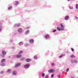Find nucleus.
<instances>
[{"label":"nucleus","mask_w":78,"mask_h":78,"mask_svg":"<svg viewBox=\"0 0 78 78\" xmlns=\"http://www.w3.org/2000/svg\"><path fill=\"white\" fill-rule=\"evenodd\" d=\"M44 38L46 40L50 39V36L49 34H45L44 36Z\"/></svg>","instance_id":"nucleus-1"},{"label":"nucleus","mask_w":78,"mask_h":78,"mask_svg":"<svg viewBox=\"0 0 78 78\" xmlns=\"http://www.w3.org/2000/svg\"><path fill=\"white\" fill-rule=\"evenodd\" d=\"M2 56L3 58V57H4V56H5V55H6L7 54V52L5 50H2Z\"/></svg>","instance_id":"nucleus-2"},{"label":"nucleus","mask_w":78,"mask_h":78,"mask_svg":"<svg viewBox=\"0 0 78 78\" xmlns=\"http://www.w3.org/2000/svg\"><path fill=\"white\" fill-rule=\"evenodd\" d=\"M30 65L29 64H26L24 65V67L25 69H28L30 67Z\"/></svg>","instance_id":"nucleus-3"},{"label":"nucleus","mask_w":78,"mask_h":78,"mask_svg":"<svg viewBox=\"0 0 78 78\" xmlns=\"http://www.w3.org/2000/svg\"><path fill=\"white\" fill-rule=\"evenodd\" d=\"M60 25L61 26V30L64 31V26L62 24H60Z\"/></svg>","instance_id":"nucleus-4"},{"label":"nucleus","mask_w":78,"mask_h":78,"mask_svg":"<svg viewBox=\"0 0 78 78\" xmlns=\"http://www.w3.org/2000/svg\"><path fill=\"white\" fill-rule=\"evenodd\" d=\"M29 42L30 44H34V40L33 39H30L29 41Z\"/></svg>","instance_id":"nucleus-5"},{"label":"nucleus","mask_w":78,"mask_h":78,"mask_svg":"<svg viewBox=\"0 0 78 78\" xmlns=\"http://www.w3.org/2000/svg\"><path fill=\"white\" fill-rule=\"evenodd\" d=\"M18 31L19 33H22V28H20L18 29Z\"/></svg>","instance_id":"nucleus-6"},{"label":"nucleus","mask_w":78,"mask_h":78,"mask_svg":"<svg viewBox=\"0 0 78 78\" xmlns=\"http://www.w3.org/2000/svg\"><path fill=\"white\" fill-rule=\"evenodd\" d=\"M64 19H65V20H69V16H68V15H67L66 16Z\"/></svg>","instance_id":"nucleus-7"},{"label":"nucleus","mask_w":78,"mask_h":78,"mask_svg":"<svg viewBox=\"0 0 78 78\" xmlns=\"http://www.w3.org/2000/svg\"><path fill=\"white\" fill-rule=\"evenodd\" d=\"M22 55H20V54H19L18 55H16V58H20L21 57H22Z\"/></svg>","instance_id":"nucleus-8"},{"label":"nucleus","mask_w":78,"mask_h":78,"mask_svg":"<svg viewBox=\"0 0 78 78\" xmlns=\"http://www.w3.org/2000/svg\"><path fill=\"white\" fill-rule=\"evenodd\" d=\"M30 33V30H26V31L25 32V34L26 35H27L29 34Z\"/></svg>","instance_id":"nucleus-9"},{"label":"nucleus","mask_w":78,"mask_h":78,"mask_svg":"<svg viewBox=\"0 0 78 78\" xmlns=\"http://www.w3.org/2000/svg\"><path fill=\"white\" fill-rule=\"evenodd\" d=\"M54 71H55L54 69H51L48 70V73H52L53 72H54Z\"/></svg>","instance_id":"nucleus-10"},{"label":"nucleus","mask_w":78,"mask_h":78,"mask_svg":"<svg viewBox=\"0 0 78 78\" xmlns=\"http://www.w3.org/2000/svg\"><path fill=\"white\" fill-rule=\"evenodd\" d=\"M20 3L18 1H16L15 2V5L17 6L18 5H19L20 4Z\"/></svg>","instance_id":"nucleus-11"},{"label":"nucleus","mask_w":78,"mask_h":78,"mask_svg":"<svg viewBox=\"0 0 78 78\" xmlns=\"http://www.w3.org/2000/svg\"><path fill=\"white\" fill-rule=\"evenodd\" d=\"M21 64V63H18V64H17L15 65V67H19L20 66Z\"/></svg>","instance_id":"nucleus-12"},{"label":"nucleus","mask_w":78,"mask_h":78,"mask_svg":"<svg viewBox=\"0 0 78 78\" xmlns=\"http://www.w3.org/2000/svg\"><path fill=\"white\" fill-rule=\"evenodd\" d=\"M20 25V24H15L14 25V27H19Z\"/></svg>","instance_id":"nucleus-13"},{"label":"nucleus","mask_w":78,"mask_h":78,"mask_svg":"<svg viewBox=\"0 0 78 78\" xmlns=\"http://www.w3.org/2000/svg\"><path fill=\"white\" fill-rule=\"evenodd\" d=\"M5 59H2L1 61V63H4L5 62Z\"/></svg>","instance_id":"nucleus-14"},{"label":"nucleus","mask_w":78,"mask_h":78,"mask_svg":"<svg viewBox=\"0 0 78 78\" xmlns=\"http://www.w3.org/2000/svg\"><path fill=\"white\" fill-rule=\"evenodd\" d=\"M26 62H30V61H31V59H26Z\"/></svg>","instance_id":"nucleus-15"},{"label":"nucleus","mask_w":78,"mask_h":78,"mask_svg":"<svg viewBox=\"0 0 78 78\" xmlns=\"http://www.w3.org/2000/svg\"><path fill=\"white\" fill-rule=\"evenodd\" d=\"M2 25L1 24H0V31H2Z\"/></svg>","instance_id":"nucleus-16"},{"label":"nucleus","mask_w":78,"mask_h":78,"mask_svg":"<svg viewBox=\"0 0 78 78\" xmlns=\"http://www.w3.org/2000/svg\"><path fill=\"white\" fill-rule=\"evenodd\" d=\"M34 59L35 60H37L38 59V58L37 56H34Z\"/></svg>","instance_id":"nucleus-17"},{"label":"nucleus","mask_w":78,"mask_h":78,"mask_svg":"<svg viewBox=\"0 0 78 78\" xmlns=\"http://www.w3.org/2000/svg\"><path fill=\"white\" fill-rule=\"evenodd\" d=\"M57 30H58V31H61V28H60L59 27H57Z\"/></svg>","instance_id":"nucleus-18"},{"label":"nucleus","mask_w":78,"mask_h":78,"mask_svg":"<svg viewBox=\"0 0 78 78\" xmlns=\"http://www.w3.org/2000/svg\"><path fill=\"white\" fill-rule=\"evenodd\" d=\"M69 9H73V6L70 5L69 6Z\"/></svg>","instance_id":"nucleus-19"},{"label":"nucleus","mask_w":78,"mask_h":78,"mask_svg":"<svg viewBox=\"0 0 78 78\" xmlns=\"http://www.w3.org/2000/svg\"><path fill=\"white\" fill-rule=\"evenodd\" d=\"M16 71H14L12 72V74L13 75H16Z\"/></svg>","instance_id":"nucleus-20"},{"label":"nucleus","mask_w":78,"mask_h":78,"mask_svg":"<svg viewBox=\"0 0 78 78\" xmlns=\"http://www.w3.org/2000/svg\"><path fill=\"white\" fill-rule=\"evenodd\" d=\"M23 42H19V45H23Z\"/></svg>","instance_id":"nucleus-21"},{"label":"nucleus","mask_w":78,"mask_h":78,"mask_svg":"<svg viewBox=\"0 0 78 78\" xmlns=\"http://www.w3.org/2000/svg\"><path fill=\"white\" fill-rule=\"evenodd\" d=\"M70 57L71 58H75V56H74V55H72L70 56Z\"/></svg>","instance_id":"nucleus-22"},{"label":"nucleus","mask_w":78,"mask_h":78,"mask_svg":"<svg viewBox=\"0 0 78 78\" xmlns=\"http://www.w3.org/2000/svg\"><path fill=\"white\" fill-rule=\"evenodd\" d=\"M12 8V6H10L9 7H8V10H10Z\"/></svg>","instance_id":"nucleus-23"},{"label":"nucleus","mask_w":78,"mask_h":78,"mask_svg":"<svg viewBox=\"0 0 78 78\" xmlns=\"http://www.w3.org/2000/svg\"><path fill=\"white\" fill-rule=\"evenodd\" d=\"M75 8L76 9H78V4H76Z\"/></svg>","instance_id":"nucleus-24"},{"label":"nucleus","mask_w":78,"mask_h":78,"mask_svg":"<svg viewBox=\"0 0 78 78\" xmlns=\"http://www.w3.org/2000/svg\"><path fill=\"white\" fill-rule=\"evenodd\" d=\"M5 64L3 63L1 64V66H5Z\"/></svg>","instance_id":"nucleus-25"},{"label":"nucleus","mask_w":78,"mask_h":78,"mask_svg":"<svg viewBox=\"0 0 78 78\" xmlns=\"http://www.w3.org/2000/svg\"><path fill=\"white\" fill-rule=\"evenodd\" d=\"M11 71L10 69H8L7 71H6V72H7V73H9V72H11Z\"/></svg>","instance_id":"nucleus-26"},{"label":"nucleus","mask_w":78,"mask_h":78,"mask_svg":"<svg viewBox=\"0 0 78 78\" xmlns=\"http://www.w3.org/2000/svg\"><path fill=\"white\" fill-rule=\"evenodd\" d=\"M23 53V51H20L18 53V54H20V55H21Z\"/></svg>","instance_id":"nucleus-27"},{"label":"nucleus","mask_w":78,"mask_h":78,"mask_svg":"<svg viewBox=\"0 0 78 78\" xmlns=\"http://www.w3.org/2000/svg\"><path fill=\"white\" fill-rule=\"evenodd\" d=\"M74 19L78 20V17L77 16H75V18H74Z\"/></svg>","instance_id":"nucleus-28"},{"label":"nucleus","mask_w":78,"mask_h":78,"mask_svg":"<svg viewBox=\"0 0 78 78\" xmlns=\"http://www.w3.org/2000/svg\"><path fill=\"white\" fill-rule=\"evenodd\" d=\"M29 45L28 43H26L25 47H27Z\"/></svg>","instance_id":"nucleus-29"},{"label":"nucleus","mask_w":78,"mask_h":78,"mask_svg":"<svg viewBox=\"0 0 78 78\" xmlns=\"http://www.w3.org/2000/svg\"><path fill=\"white\" fill-rule=\"evenodd\" d=\"M63 56H64V55H60V56H59V58H62Z\"/></svg>","instance_id":"nucleus-30"},{"label":"nucleus","mask_w":78,"mask_h":78,"mask_svg":"<svg viewBox=\"0 0 78 78\" xmlns=\"http://www.w3.org/2000/svg\"><path fill=\"white\" fill-rule=\"evenodd\" d=\"M44 76H45V73H42L41 74V76H42V77H44Z\"/></svg>","instance_id":"nucleus-31"},{"label":"nucleus","mask_w":78,"mask_h":78,"mask_svg":"<svg viewBox=\"0 0 78 78\" xmlns=\"http://www.w3.org/2000/svg\"><path fill=\"white\" fill-rule=\"evenodd\" d=\"M4 71H1L0 72V73L1 74H3L4 73Z\"/></svg>","instance_id":"nucleus-32"},{"label":"nucleus","mask_w":78,"mask_h":78,"mask_svg":"<svg viewBox=\"0 0 78 78\" xmlns=\"http://www.w3.org/2000/svg\"><path fill=\"white\" fill-rule=\"evenodd\" d=\"M78 62V61L77 60H74V62L75 63H77Z\"/></svg>","instance_id":"nucleus-33"},{"label":"nucleus","mask_w":78,"mask_h":78,"mask_svg":"<svg viewBox=\"0 0 78 78\" xmlns=\"http://www.w3.org/2000/svg\"><path fill=\"white\" fill-rule=\"evenodd\" d=\"M9 41L11 43H12L13 42V40H12V39H11V40H10Z\"/></svg>","instance_id":"nucleus-34"},{"label":"nucleus","mask_w":78,"mask_h":78,"mask_svg":"<svg viewBox=\"0 0 78 78\" xmlns=\"http://www.w3.org/2000/svg\"><path fill=\"white\" fill-rule=\"evenodd\" d=\"M45 78H49V76L48 75H46Z\"/></svg>","instance_id":"nucleus-35"},{"label":"nucleus","mask_w":78,"mask_h":78,"mask_svg":"<svg viewBox=\"0 0 78 78\" xmlns=\"http://www.w3.org/2000/svg\"><path fill=\"white\" fill-rule=\"evenodd\" d=\"M56 31V29H54V30H53L52 31V32L53 33H54Z\"/></svg>","instance_id":"nucleus-36"},{"label":"nucleus","mask_w":78,"mask_h":78,"mask_svg":"<svg viewBox=\"0 0 78 78\" xmlns=\"http://www.w3.org/2000/svg\"><path fill=\"white\" fill-rule=\"evenodd\" d=\"M24 58H21L20 60L21 61H23V60H24Z\"/></svg>","instance_id":"nucleus-37"},{"label":"nucleus","mask_w":78,"mask_h":78,"mask_svg":"<svg viewBox=\"0 0 78 78\" xmlns=\"http://www.w3.org/2000/svg\"><path fill=\"white\" fill-rule=\"evenodd\" d=\"M51 65L52 66H54L55 65V64L54 63H51Z\"/></svg>","instance_id":"nucleus-38"},{"label":"nucleus","mask_w":78,"mask_h":78,"mask_svg":"<svg viewBox=\"0 0 78 78\" xmlns=\"http://www.w3.org/2000/svg\"><path fill=\"white\" fill-rule=\"evenodd\" d=\"M69 70V68H67L66 70V71L67 72H68Z\"/></svg>","instance_id":"nucleus-39"},{"label":"nucleus","mask_w":78,"mask_h":78,"mask_svg":"<svg viewBox=\"0 0 78 78\" xmlns=\"http://www.w3.org/2000/svg\"><path fill=\"white\" fill-rule=\"evenodd\" d=\"M71 50L72 51H74V49L73 48H71Z\"/></svg>","instance_id":"nucleus-40"},{"label":"nucleus","mask_w":78,"mask_h":78,"mask_svg":"<svg viewBox=\"0 0 78 78\" xmlns=\"http://www.w3.org/2000/svg\"><path fill=\"white\" fill-rule=\"evenodd\" d=\"M71 62L72 63H73L74 62V60H72Z\"/></svg>","instance_id":"nucleus-41"},{"label":"nucleus","mask_w":78,"mask_h":78,"mask_svg":"<svg viewBox=\"0 0 78 78\" xmlns=\"http://www.w3.org/2000/svg\"><path fill=\"white\" fill-rule=\"evenodd\" d=\"M54 74H52L51 75V77H52V78H53V77H54Z\"/></svg>","instance_id":"nucleus-42"},{"label":"nucleus","mask_w":78,"mask_h":78,"mask_svg":"<svg viewBox=\"0 0 78 78\" xmlns=\"http://www.w3.org/2000/svg\"><path fill=\"white\" fill-rule=\"evenodd\" d=\"M58 78H60V75L59 74V75H58Z\"/></svg>","instance_id":"nucleus-43"},{"label":"nucleus","mask_w":78,"mask_h":78,"mask_svg":"<svg viewBox=\"0 0 78 78\" xmlns=\"http://www.w3.org/2000/svg\"><path fill=\"white\" fill-rule=\"evenodd\" d=\"M30 28V27H27L26 28V29H29Z\"/></svg>","instance_id":"nucleus-44"},{"label":"nucleus","mask_w":78,"mask_h":78,"mask_svg":"<svg viewBox=\"0 0 78 78\" xmlns=\"http://www.w3.org/2000/svg\"><path fill=\"white\" fill-rule=\"evenodd\" d=\"M12 49H13V50L15 49V48L14 47H12Z\"/></svg>","instance_id":"nucleus-45"},{"label":"nucleus","mask_w":78,"mask_h":78,"mask_svg":"<svg viewBox=\"0 0 78 78\" xmlns=\"http://www.w3.org/2000/svg\"><path fill=\"white\" fill-rule=\"evenodd\" d=\"M16 33H14V34H13V35L14 36H15V35H16Z\"/></svg>","instance_id":"nucleus-46"},{"label":"nucleus","mask_w":78,"mask_h":78,"mask_svg":"<svg viewBox=\"0 0 78 78\" xmlns=\"http://www.w3.org/2000/svg\"><path fill=\"white\" fill-rule=\"evenodd\" d=\"M71 78H74V77L72 76L71 77Z\"/></svg>","instance_id":"nucleus-47"},{"label":"nucleus","mask_w":78,"mask_h":78,"mask_svg":"<svg viewBox=\"0 0 78 78\" xmlns=\"http://www.w3.org/2000/svg\"><path fill=\"white\" fill-rule=\"evenodd\" d=\"M11 58V56H9V58Z\"/></svg>","instance_id":"nucleus-48"},{"label":"nucleus","mask_w":78,"mask_h":78,"mask_svg":"<svg viewBox=\"0 0 78 78\" xmlns=\"http://www.w3.org/2000/svg\"><path fill=\"white\" fill-rule=\"evenodd\" d=\"M68 1H70V0H67Z\"/></svg>","instance_id":"nucleus-49"},{"label":"nucleus","mask_w":78,"mask_h":78,"mask_svg":"<svg viewBox=\"0 0 78 78\" xmlns=\"http://www.w3.org/2000/svg\"><path fill=\"white\" fill-rule=\"evenodd\" d=\"M46 55H47L46 53Z\"/></svg>","instance_id":"nucleus-50"}]
</instances>
